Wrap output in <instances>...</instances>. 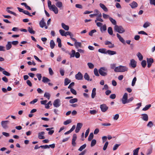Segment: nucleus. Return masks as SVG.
I'll return each mask as SVG.
<instances>
[{
    "label": "nucleus",
    "mask_w": 155,
    "mask_h": 155,
    "mask_svg": "<svg viewBox=\"0 0 155 155\" xmlns=\"http://www.w3.org/2000/svg\"><path fill=\"white\" fill-rule=\"evenodd\" d=\"M48 4L49 9L53 11L55 14H57L58 12V9L54 5H51V3L49 0H48Z\"/></svg>",
    "instance_id": "1"
},
{
    "label": "nucleus",
    "mask_w": 155,
    "mask_h": 155,
    "mask_svg": "<svg viewBox=\"0 0 155 155\" xmlns=\"http://www.w3.org/2000/svg\"><path fill=\"white\" fill-rule=\"evenodd\" d=\"M114 30L119 33H123L125 32V30L121 26L115 25Z\"/></svg>",
    "instance_id": "2"
},
{
    "label": "nucleus",
    "mask_w": 155,
    "mask_h": 155,
    "mask_svg": "<svg viewBox=\"0 0 155 155\" xmlns=\"http://www.w3.org/2000/svg\"><path fill=\"white\" fill-rule=\"evenodd\" d=\"M71 53H69V54L70 55V58L74 57V56L76 58H78L80 57V54L79 52H75V50H73L71 51Z\"/></svg>",
    "instance_id": "3"
},
{
    "label": "nucleus",
    "mask_w": 155,
    "mask_h": 155,
    "mask_svg": "<svg viewBox=\"0 0 155 155\" xmlns=\"http://www.w3.org/2000/svg\"><path fill=\"white\" fill-rule=\"evenodd\" d=\"M127 100L128 94L127 93H125L124 94L121 99L122 103L124 104L127 103Z\"/></svg>",
    "instance_id": "4"
},
{
    "label": "nucleus",
    "mask_w": 155,
    "mask_h": 155,
    "mask_svg": "<svg viewBox=\"0 0 155 155\" xmlns=\"http://www.w3.org/2000/svg\"><path fill=\"white\" fill-rule=\"evenodd\" d=\"M99 74L102 76H106L107 75V69L106 68H100L98 70Z\"/></svg>",
    "instance_id": "5"
},
{
    "label": "nucleus",
    "mask_w": 155,
    "mask_h": 155,
    "mask_svg": "<svg viewBox=\"0 0 155 155\" xmlns=\"http://www.w3.org/2000/svg\"><path fill=\"white\" fill-rule=\"evenodd\" d=\"M60 100L58 99L55 100L53 102V104L54 107H58L60 106Z\"/></svg>",
    "instance_id": "6"
},
{
    "label": "nucleus",
    "mask_w": 155,
    "mask_h": 155,
    "mask_svg": "<svg viewBox=\"0 0 155 155\" xmlns=\"http://www.w3.org/2000/svg\"><path fill=\"white\" fill-rule=\"evenodd\" d=\"M137 62L134 59H132L130 60L129 65L131 67L135 68L137 66Z\"/></svg>",
    "instance_id": "7"
},
{
    "label": "nucleus",
    "mask_w": 155,
    "mask_h": 155,
    "mask_svg": "<svg viewBox=\"0 0 155 155\" xmlns=\"http://www.w3.org/2000/svg\"><path fill=\"white\" fill-rule=\"evenodd\" d=\"M100 108L103 112H106L108 109V107L105 104H103L100 105Z\"/></svg>",
    "instance_id": "8"
},
{
    "label": "nucleus",
    "mask_w": 155,
    "mask_h": 155,
    "mask_svg": "<svg viewBox=\"0 0 155 155\" xmlns=\"http://www.w3.org/2000/svg\"><path fill=\"white\" fill-rule=\"evenodd\" d=\"M82 126V123H78L77 124L76 128L75 130V132L76 133H78L80 131Z\"/></svg>",
    "instance_id": "9"
},
{
    "label": "nucleus",
    "mask_w": 155,
    "mask_h": 155,
    "mask_svg": "<svg viewBox=\"0 0 155 155\" xmlns=\"http://www.w3.org/2000/svg\"><path fill=\"white\" fill-rule=\"evenodd\" d=\"M8 120L2 121L1 122V125L4 129H6L8 127L7 124L9 123Z\"/></svg>",
    "instance_id": "10"
},
{
    "label": "nucleus",
    "mask_w": 155,
    "mask_h": 155,
    "mask_svg": "<svg viewBox=\"0 0 155 155\" xmlns=\"http://www.w3.org/2000/svg\"><path fill=\"white\" fill-rule=\"evenodd\" d=\"M147 67L148 68L150 67L152 64L153 62V60L152 58H147Z\"/></svg>",
    "instance_id": "11"
},
{
    "label": "nucleus",
    "mask_w": 155,
    "mask_h": 155,
    "mask_svg": "<svg viewBox=\"0 0 155 155\" xmlns=\"http://www.w3.org/2000/svg\"><path fill=\"white\" fill-rule=\"evenodd\" d=\"M45 133L44 131H41L39 132L38 134V137L40 139H43L45 138L44 135Z\"/></svg>",
    "instance_id": "12"
},
{
    "label": "nucleus",
    "mask_w": 155,
    "mask_h": 155,
    "mask_svg": "<svg viewBox=\"0 0 155 155\" xmlns=\"http://www.w3.org/2000/svg\"><path fill=\"white\" fill-rule=\"evenodd\" d=\"M75 78L77 80H81L83 79V76L81 72H78V73L75 75Z\"/></svg>",
    "instance_id": "13"
},
{
    "label": "nucleus",
    "mask_w": 155,
    "mask_h": 155,
    "mask_svg": "<svg viewBox=\"0 0 155 155\" xmlns=\"http://www.w3.org/2000/svg\"><path fill=\"white\" fill-rule=\"evenodd\" d=\"M117 36L118 38L121 42H122L124 45L126 44L125 40L123 39V38L121 36L120 34H119L118 33H117Z\"/></svg>",
    "instance_id": "14"
},
{
    "label": "nucleus",
    "mask_w": 155,
    "mask_h": 155,
    "mask_svg": "<svg viewBox=\"0 0 155 155\" xmlns=\"http://www.w3.org/2000/svg\"><path fill=\"white\" fill-rule=\"evenodd\" d=\"M127 71V68H114V71L116 72H124Z\"/></svg>",
    "instance_id": "15"
},
{
    "label": "nucleus",
    "mask_w": 155,
    "mask_h": 155,
    "mask_svg": "<svg viewBox=\"0 0 155 155\" xmlns=\"http://www.w3.org/2000/svg\"><path fill=\"white\" fill-rule=\"evenodd\" d=\"M141 118L144 121H147L148 120V115L147 114H144L141 115Z\"/></svg>",
    "instance_id": "16"
},
{
    "label": "nucleus",
    "mask_w": 155,
    "mask_h": 155,
    "mask_svg": "<svg viewBox=\"0 0 155 155\" xmlns=\"http://www.w3.org/2000/svg\"><path fill=\"white\" fill-rule=\"evenodd\" d=\"M132 8H135L138 6L137 3L135 1H133L131 3L129 4Z\"/></svg>",
    "instance_id": "17"
},
{
    "label": "nucleus",
    "mask_w": 155,
    "mask_h": 155,
    "mask_svg": "<svg viewBox=\"0 0 155 155\" xmlns=\"http://www.w3.org/2000/svg\"><path fill=\"white\" fill-rule=\"evenodd\" d=\"M99 5L100 7L103 9V10L105 12H107L108 11V9L106 7V6L103 4L100 3L99 4Z\"/></svg>",
    "instance_id": "18"
},
{
    "label": "nucleus",
    "mask_w": 155,
    "mask_h": 155,
    "mask_svg": "<svg viewBox=\"0 0 155 155\" xmlns=\"http://www.w3.org/2000/svg\"><path fill=\"white\" fill-rule=\"evenodd\" d=\"M44 18H42V20L39 22V25L41 27L43 28L45 25H46V23L44 21Z\"/></svg>",
    "instance_id": "19"
},
{
    "label": "nucleus",
    "mask_w": 155,
    "mask_h": 155,
    "mask_svg": "<svg viewBox=\"0 0 155 155\" xmlns=\"http://www.w3.org/2000/svg\"><path fill=\"white\" fill-rule=\"evenodd\" d=\"M6 48L7 50H8L12 48V45L11 42L8 41L6 45Z\"/></svg>",
    "instance_id": "20"
},
{
    "label": "nucleus",
    "mask_w": 155,
    "mask_h": 155,
    "mask_svg": "<svg viewBox=\"0 0 155 155\" xmlns=\"http://www.w3.org/2000/svg\"><path fill=\"white\" fill-rule=\"evenodd\" d=\"M107 54L109 55H113L116 54V52L115 51L108 50L107 51Z\"/></svg>",
    "instance_id": "21"
},
{
    "label": "nucleus",
    "mask_w": 155,
    "mask_h": 155,
    "mask_svg": "<svg viewBox=\"0 0 155 155\" xmlns=\"http://www.w3.org/2000/svg\"><path fill=\"white\" fill-rule=\"evenodd\" d=\"M51 81V80L47 78L43 77L42 78V81L44 83H47Z\"/></svg>",
    "instance_id": "22"
},
{
    "label": "nucleus",
    "mask_w": 155,
    "mask_h": 155,
    "mask_svg": "<svg viewBox=\"0 0 155 155\" xmlns=\"http://www.w3.org/2000/svg\"><path fill=\"white\" fill-rule=\"evenodd\" d=\"M61 26L62 28L66 31H68L69 29V27L68 26L66 25L64 23H61Z\"/></svg>",
    "instance_id": "23"
},
{
    "label": "nucleus",
    "mask_w": 155,
    "mask_h": 155,
    "mask_svg": "<svg viewBox=\"0 0 155 155\" xmlns=\"http://www.w3.org/2000/svg\"><path fill=\"white\" fill-rule=\"evenodd\" d=\"M110 68H126L125 67L121 65H120L117 67H116V64H111L110 65Z\"/></svg>",
    "instance_id": "24"
},
{
    "label": "nucleus",
    "mask_w": 155,
    "mask_h": 155,
    "mask_svg": "<svg viewBox=\"0 0 155 155\" xmlns=\"http://www.w3.org/2000/svg\"><path fill=\"white\" fill-rule=\"evenodd\" d=\"M107 51L105 48H100L98 50L99 52L104 54H107Z\"/></svg>",
    "instance_id": "25"
},
{
    "label": "nucleus",
    "mask_w": 155,
    "mask_h": 155,
    "mask_svg": "<svg viewBox=\"0 0 155 155\" xmlns=\"http://www.w3.org/2000/svg\"><path fill=\"white\" fill-rule=\"evenodd\" d=\"M74 45L75 48L77 49H78L79 47L81 48V42L77 41L74 43Z\"/></svg>",
    "instance_id": "26"
},
{
    "label": "nucleus",
    "mask_w": 155,
    "mask_h": 155,
    "mask_svg": "<svg viewBox=\"0 0 155 155\" xmlns=\"http://www.w3.org/2000/svg\"><path fill=\"white\" fill-rule=\"evenodd\" d=\"M84 77L85 80L87 81H91L92 79H90V77L87 73H85Z\"/></svg>",
    "instance_id": "27"
},
{
    "label": "nucleus",
    "mask_w": 155,
    "mask_h": 155,
    "mask_svg": "<svg viewBox=\"0 0 155 155\" xmlns=\"http://www.w3.org/2000/svg\"><path fill=\"white\" fill-rule=\"evenodd\" d=\"M56 6L58 8H61L62 6V3L61 2H58L55 4Z\"/></svg>",
    "instance_id": "28"
},
{
    "label": "nucleus",
    "mask_w": 155,
    "mask_h": 155,
    "mask_svg": "<svg viewBox=\"0 0 155 155\" xmlns=\"http://www.w3.org/2000/svg\"><path fill=\"white\" fill-rule=\"evenodd\" d=\"M55 46V44L54 41L53 40H51L50 42V47L51 49H53Z\"/></svg>",
    "instance_id": "29"
},
{
    "label": "nucleus",
    "mask_w": 155,
    "mask_h": 155,
    "mask_svg": "<svg viewBox=\"0 0 155 155\" xmlns=\"http://www.w3.org/2000/svg\"><path fill=\"white\" fill-rule=\"evenodd\" d=\"M71 82L70 80L68 78H66L64 79V85L66 86L69 84Z\"/></svg>",
    "instance_id": "30"
},
{
    "label": "nucleus",
    "mask_w": 155,
    "mask_h": 155,
    "mask_svg": "<svg viewBox=\"0 0 155 155\" xmlns=\"http://www.w3.org/2000/svg\"><path fill=\"white\" fill-rule=\"evenodd\" d=\"M137 56L139 58L140 61H142L143 59V56L141 54L140 52H138L137 54Z\"/></svg>",
    "instance_id": "31"
},
{
    "label": "nucleus",
    "mask_w": 155,
    "mask_h": 155,
    "mask_svg": "<svg viewBox=\"0 0 155 155\" xmlns=\"http://www.w3.org/2000/svg\"><path fill=\"white\" fill-rule=\"evenodd\" d=\"M107 31L109 34L110 35H112L113 34V31L112 28L111 27H109L108 28Z\"/></svg>",
    "instance_id": "32"
},
{
    "label": "nucleus",
    "mask_w": 155,
    "mask_h": 155,
    "mask_svg": "<svg viewBox=\"0 0 155 155\" xmlns=\"http://www.w3.org/2000/svg\"><path fill=\"white\" fill-rule=\"evenodd\" d=\"M28 32L31 34H35V31H34L32 28H30V27H29L28 28Z\"/></svg>",
    "instance_id": "33"
},
{
    "label": "nucleus",
    "mask_w": 155,
    "mask_h": 155,
    "mask_svg": "<svg viewBox=\"0 0 155 155\" xmlns=\"http://www.w3.org/2000/svg\"><path fill=\"white\" fill-rule=\"evenodd\" d=\"M109 20L113 25H117L116 21L115 19H114L110 17L109 18Z\"/></svg>",
    "instance_id": "34"
},
{
    "label": "nucleus",
    "mask_w": 155,
    "mask_h": 155,
    "mask_svg": "<svg viewBox=\"0 0 155 155\" xmlns=\"http://www.w3.org/2000/svg\"><path fill=\"white\" fill-rule=\"evenodd\" d=\"M140 147H138L133 151V155H138L139 150L140 149Z\"/></svg>",
    "instance_id": "35"
},
{
    "label": "nucleus",
    "mask_w": 155,
    "mask_h": 155,
    "mask_svg": "<svg viewBox=\"0 0 155 155\" xmlns=\"http://www.w3.org/2000/svg\"><path fill=\"white\" fill-rule=\"evenodd\" d=\"M51 95L48 92H45L44 94V97L47 98L48 100L50 98Z\"/></svg>",
    "instance_id": "36"
},
{
    "label": "nucleus",
    "mask_w": 155,
    "mask_h": 155,
    "mask_svg": "<svg viewBox=\"0 0 155 155\" xmlns=\"http://www.w3.org/2000/svg\"><path fill=\"white\" fill-rule=\"evenodd\" d=\"M94 137V134L93 133H91L88 139V141H91L93 138Z\"/></svg>",
    "instance_id": "37"
},
{
    "label": "nucleus",
    "mask_w": 155,
    "mask_h": 155,
    "mask_svg": "<svg viewBox=\"0 0 155 155\" xmlns=\"http://www.w3.org/2000/svg\"><path fill=\"white\" fill-rule=\"evenodd\" d=\"M78 101V99L76 98H74L70 100L69 102L71 104H73Z\"/></svg>",
    "instance_id": "38"
},
{
    "label": "nucleus",
    "mask_w": 155,
    "mask_h": 155,
    "mask_svg": "<svg viewBox=\"0 0 155 155\" xmlns=\"http://www.w3.org/2000/svg\"><path fill=\"white\" fill-rule=\"evenodd\" d=\"M151 105L150 104L146 105L143 108L142 110L143 111H146L150 107Z\"/></svg>",
    "instance_id": "39"
},
{
    "label": "nucleus",
    "mask_w": 155,
    "mask_h": 155,
    "mask_svg": "<svg viewBox=\"0 0 155 155\" xmlns=\"http://www.w3.org/2000/svg\"><path fill=\"white\" fill-rule=\"evenodd\" d=\"M57 41L58 43V46L59 48H61V39L58 38H57Z\"/></svg>",
    "instance_id": "40"
},
{
    "label": "nucleus",
    "mask_w": 155,
    "mask_h": 155,
    "mask_svg": "<svg viewBox=\"0 0 155 155\" xmlns=\"http://www.w3.org/2000/svg\"><path fill=\"white\" fill-rule=\"evenodd\" d=\"M86 147V144H84L80 147L79 148L78 150L79 151H81L83 149L85 148Z\"/></svg>",
    "instance_id": "41"
},
{
    "label": "nucleus",
    "mask_w": 155,
    "mask_h": 155,
    "mask_svg": "<svg viewBox=\"0 0 155 155\" xmlns=\"http://www.w3.org/2000/svg\"><path fill=\"white\" fill-rule=\"evenodd\" d=\"M107 27L106 25L105 24L101 27L100 30L101 32H103V31H105Z\"/></svg>",
    "instance_id": "42"
},
{
    "label": "nucleus",
    "mask_w": 155,
    "mask_h": 155,
    "mask_svg": "<svg viewBox=\"0 0 155 155\" xmlns=\"http://www.w3.org/2000/svg\"><path fill=\"white\" fill-rule=\"evenodd\" d=\"M96 140L95 139H93L91 141V147L94 146L96 144Z\"/></svg>",
    "instance_id": "43"
},
{
    "label": "nucleus",
    "mask_w": 155,
    "mask_h": 155,
    "mask_svg": "<svg viewBox=\"0 0 155 155\" xmlns=\"http://www.w3.org/2000/svg\"><path fill=\"white\" fill-rule=\"evenodd\" d=\"M141 64L143 67L145 68L147 65L146 61L145 60L142 61L141 62Z\"/></svg>",
    "instance_id": "44"
},
{
    "label": "nucleus",
    "mask_w": 155,
    "mask_h": 155,
    "mask_svg": "<svg viewBox=\"0 0 155 155\" xmlns=\"http://www.w3.org/2000/svg\"><path fill=\"white\" fill-rule=\"evenodd\" d=\"M103 17L105 19H107V18H109H109L111 17L109 16V15L106 14L104 13H103Z\"/></svg>",
    "instance_id": "45"
},
{
    "label": "nucleus",
    "mask_w": 155,
    "mask_h": 155,
    "mask_svg": "<svg viewBox=\"0 0 155 155\" xmlns=\"http://www.w3.org/2000/svg\"><path fill=\"white\" fill-rule=\"evenodd\" d=\"M71 122V120H68L64 122V125H67Z\"/></svg>",
    "instance_id": "46"
},
{
    "label": "nucleus",
    "mask_w": 155,
    "mask_h": 155,
    "mask_svg": "<svg viewBox=\"0 0 155 155\" xmlns=\"http://www.w3.org/2000/svg\"><path fill=\"white\" fill-rule=\"evenodd\" d=\"M150 24V23L148 22H146L144 23L143 25V27L144 28H147L149 26Z\"/></svg>",
    "instance_id": "47"
},
{
    "label": "nucleus",
    "mask_w": 155,
    "mask_h": 155,
    "mask_svg": "<svg viewBox=\"0 0 155 155\" xmlns=\"http://www.w3.org/2000/svg\"><path fill=\"white\" fill-rule=\"evenodd\" d=\"M108 144V142L107 141L106 142V143H105L104 146L103 148V150H106Z\"/></svg>",
    "instance_id": "48"
},
{
    "label": "nucleus",
    "mask_w": 155,
    "mask_h": 155,
    "mask_svg": "<svg viewBox=\"0 0 155 155\" xmlns=\"http://www.w3.org/2000/svg\"><path fill=\"white\" fill-rule=\"evenodd\" d=\"M96 32V31L95 29H94L91 30L89 33V35L90 36H92L93 34L94 33Z\"/></svg>",
    "instance_id": "49"
},
{
    "label": "nucleus",
    "mask_w": 155,
    "mask_h": 155,
    "mask_svg": "<svg viewBox=\"0 0 155 155\" xmlns=\"http://www.w3.org/2000/svg\"><path fill=\"white\" fill-rule=\"evenodd\" d=\"M94 73L96 76H99V74L97 68H94Z\"/></svg>",
    "instance_id": "50"
},
{
    "label": "nucleus",
    "mask_w": 155,
    "mask_h": 155,
    "mask_svg": "<svg viewBox=\"0 0 155 155\" xmlns=\"http://www.w3.org/2000/svg\"><path fill=\"white\" fill-rule=\"evenodd\" d=\"M59 31L61 35L64 36L65 33V31L64 30L62 29H60L59 30Z\"/></svg>",
    "instance_id": "51"
},
{
    "label": "nucleus",
    "mask_w": 155,
    "mask_h": 155,
    "mask_svg": "<svg viewBox=\"0 0 155 155\" xmlns=\"http://www.w3.org/2000/svg\"><path fill=\"white\" fill-rule=\"evenodd\" d=\"M120 145V144H116L114 147L113 148V150H116L118 147Z\"/></svg>",
    "instance_id": "52"
},
{
    "label": "nucleus",
    "mask_w": 155,
    "mask_h": 155,
    "mask_svg": "<svg viewBox=\"0 0 155 155\" xmlns=\"http://www.w3.org/2000/svg\"><path fill=\"white\" fill-rule=\"evenodd\" d=\"M23 13L25 15H27L29 16H32V15L30 13H29L28 11L26 10H24L23 12Z\"/></svg>",
    "instance_id": "53"
},
{
    "label": "nucleus",
    "mask_w": 155,
    "mask_h": 155,
    "mask_svg": "<svg viewBox=\"0 0 155 155\" xmlns=\"http://www.w3.org/2000/svg\"><path fill=\"white\" fill-rule=\"evenodd\" d=\"M2 73L4 74L7 76H9L10 75V74L9 73L5 71H3Z\"/></svg>",
    "instance_id": "54"
},
{
    "label": "nucleus",
    "mask_w": 155,
    "mask_h": 155,
    "mask_svg": "<svg viewBox=\"0 0 155 155\" xmlns=\"http://www.w3.org/2000/svg\"><path fill=\"white\" fill-rule=\"evenodd\" d=\"M136 80H137L136 78L135 77H134L132 80V86H134V85Z\"/></svg>",
    "instance_id": "55"
},
{
    "label": "nucleus",
    "mask_w": 155,
    "mask_h": 155,
    "mask_svg": "<svg viewBox=\"0 0 155 155\" xmlns=\"http://www.w3.org/2000/svg\"><path fill=\"white\" fill-rule=\"evenodd\" d=\"M71 92L74 94L76 95L77 94L76 91L74 89L72 88L70 89Z\"/></svg>",
    "instance_id": "56"
},
{
    "label": "nucleus",
    "mask_w": 155,
    "mask_h": 155,
    "mask_svg": "<svg viewBox=\"0 0 155 155\" xmlns=\"http://www.w3.org/2000/svg\"><path fill=\"white\" fill-rule=\"evenodd\" d=\"M40 147L44 149H47L49 148V147L47 145H41L40 146Z\"/></svg>",
    "instance_id": "57"
},
{
    "label": "nucleus",
    "mask_w": 155,
    "mask_h": 155,
    "mask_svg": "<svg viewBox=\"0 0 155 155\" xmlns=\"http://www.w3.org/2000/svg\"><path fill=\"white\" fill-rule=\"evenodd\" d=\"M38 101V99L36 98L34 99L32 101H31L30 103V104H34L35 103H36Z\"/></svg>",
    "instance_id": "58"
},
{
    "label": "nucleus",
    "mask_w": 155,
    "mask_h": 155,
    "mask_svg": "<svg viewBox=\"0 0 155 155\" xmlns=\"http://www.w3.org/2000/svg\"><path fill=\"white\" fill-rule=\"evenodd\" d=\"M11 44L13 45H16L18 43V41H13L11 42Z\"/></svg>",
    "instance_id": "59"
},
{
    "label": "nucleus",
    "mask_w": 155,
    "mask_h": 155,
    "mask_svg": "<svg viewBox=\"0 0 155 155\" xmlns=\"http://www.w3.org/2000/svg\"><path fill=\"white\" fill-rule=\"evenodd\" d=\"M87 65L89 68H93L94 67V65L91 63L89 62L87 63Z\"/></svg>",
    "instance_id": "60"
},
{
    "label": "nucleus",
    "mask_w": 155,
    "mask_h": 155,
    "mask_svg": "<svg viewBox=\"0 0 155 155\" xmlns=\"http://www.w3.org/2000/svg\"><path fill=\"white\" fill-rule=\"evenodd\" d=\"M153 125V123L152 121H149L147 125V126L150 127H151Z\"/></svg>",
    "instance_id": "61"
},
{
    "label": "nucleus",
    "mask_w": 155,
    "mask_h": 155,
    "mask_svg": "<svg viewBox=\"0 0 155 155\" xmlns=\"http://www.w3.org/2000/svg\"><path fill=\"white\" fill-rule=\"evenodd\" d=\"M36 76L38 79V80H41L42 78L41 74H36Z\"/></svg>",
    "instance_id": "62"
},
{
    "label": "nucleus",
    "mask_w": 155,
    "mask_h": 155,
    "mask_svg": "<svg viewBox=\"0 0 155 155\" xmlns=\"http://www.w3.org/2000/svg\"><path fill=\"white\" fill-rule=\"evenodd\" d=\"M75 7L77 8L82 9L83 8L82 5L79 4H76L75 5Z\"/></svg>",
    "instance_id": "63"
},
{
    "label": "nucleus",
    "mask_w": 155,
    "mask_h": 155,
    "mask_svg": "<svg viewBox=\"0 0 155 155\" xmlns=\"http://www.w3.org/2000/svg\"><path fill=\"white\" fill-rule=\"evenodd\" d=\"M150 4L155 6V0H150Z\"/></svg>",
    "instance_id": "64"
}]
</instances>
